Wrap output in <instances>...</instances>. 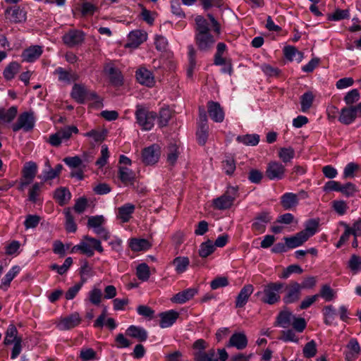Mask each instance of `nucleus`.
I'll list each match as a JSON object with an SVG mask.
<instances>
[{"mask_svg": "<svg viewBox=\"0 0 361 361\" xmlns=\"http://www.w3.org/2000/svg\"><path fill=\"white\" fill-rule=\"evenodd\" d=\"M283 54L285 57L290 61L295 60L300 63L303 59V53L299 51L295 47L290 45L284 47Z\"/></svg>", "mask_w": 361, "mask_h": 361, "instance_id": "38", "label": "nucleus"}, {"mask_svg": "<svg viewBox=\"0 0 361 361\" xmlns=\"http://www.w3.org/2000/svg\"><path fill=\"white\" fill-rule=\"evenodd\" d=\"M105 73L109 75L110 82L115 86L121 85L123 78L121 72L112 66H107L104 68Z\"/></svg>", "mask_w": 361, "mask_h": 361, "instance_id": "35", "label": "nucleus"}, {"mask_svg": "<svg viewBox=\"0 0 361 361\" xmlns=\"http://www.w3.org/2000/svg\"><path fill=\"white\" fill-rule=\"evenodd\" d=\"M54 74L58 75L59 80L61 82L71 83L72 80H75L73 75L61 67H58L55 70Z\"/></svg>", "mask_w": 361, "mask_h": 361, "instance_id": "56", "label": "nucleus"}, {"mask_svg": "<svg viewBox=\"0 0 361 361\" xmlns=\"http://www.w3.org/2000/svg\"><path fill=\"white\" fill-rule=\"evenodd\" d=\"M295 154V150L290 147H282L279 151V157L283 163L286 164L290 162L294 158Z\"/></svg>", "mask_w": 361, "mask_h": 361, "instance_id": "52", "label": "nucleus"}, {"mask_svg": "<svg viewBox=\"0 0 361 361\" xmlns=\"http://www.w3.org/2000/svg\"><path fill=\"white\" fill-rule=\"evenodd\" d=\"M37 166L35 162L27 163L23 170V176L25 179L33 180L37 174Z\"/></svg>", "mask_w": 361, "mask_h": 361, "instance_id": "45", "label": "nucleus"}, {"mask_svg": "<svg viewBox=\"0 0 361 361\" xmlns=\"http://www.w3.org/2000/svg\"><path fill=\"white\" fill-rule=\"evenodd\" d=\"M286 293L283 298L285 304H291L297 302L300 297L301 287L300 284L296 281L290 282L286 286Z\"/></svg>", "mask_w": 361, "mask_h": 361, "instance_id": "12", "label": "nucleus"}, {"mask_svg": "<svg viewBox=\"0 0 361 361\" xmlns=\"http://www.w3.org/2000/svg\"><path fill=\"white\" fill-rule=\"evenodd\" d=\"M106 135L104 130H92L84 134V136L91 137L95 142H102Z\"/></svg>", "mask_w": 361, "mask_h": 361, "instance_id": "64", "label": "nucleus"}, {"mask_svg": "<svg viewBox=\"0 0 361 361\" xmlns=\"http://www.w3.org/2000/svg\"><path fill=\"white\" fill-rule=\"evenodd\" d=\"M272 218L267 212H262L258 214L252 224V229L257 234L263 233L267 228V225L271 221Z\"/></svg>", "mask_w": 361, "mask_h": 361, "instance_id": "14", "label": "nucleus"}, {"mask_svg": "<svg viewBox=\"0 0 361 361\" xmlns=\"http://www.w3.org/2000/svg\"><path fill=\"white\" fill-rule=\"evenodd\" d=\"M237 197L238 188L234 186H229L224 195L214 199L213 205L214 208L219 210L229 209L233 204V202Z\"/></svg>", "mask_w": 361, "mask_h": 361, "instance_id": "6", "label": "nucleus"}, {"mask_svg": "<svg viewBox=\"0 0 361 361\" xmlns=\"http://www.w3.org/2000/svg\"><path fill=\"white\" fill-rule=\"evenodd\" d=\"M18 113V108L12 106L8 109L0 107V121L3 123H11L16 118Z\"/></svg>", "mask_w": 361, "mask_h": 361, "instance_id": "39", "label": "nucleus"}, {"mask_svg": "<svg viewBox=\"0 0 361 361\" xmlns=\"http://www.w3.org/2000/svg\"><path fill=\"white\" fill-rule=\"evenodd\" d=\"M19 338H22V337L18 336L16 326L13 324H9L5 333L4 345H11L13 343L17 342Z\"/></svg>", "mask_w": 361, "mask_h": 361, "instance_id": "37", "label": "nucleus"}, {"mask_svg": "<svg viewBox=\"0 0 361 361\" xmlns=\"http://www.w3.org/2000/svg\"><path fill=\"white\" fill-rule=\"evenodd\" d=\"M135 207L134 204L126 203L118 209L117 216L123 223L128 222L135 212Z\"/></svg>", "mask_w": 361, "mask_h": 361, "instance_id": "33", "label": "nucleus"}, {"mask_svg": "<svg viewBox=\"0 0 361 361\" xmlns=\"http://www.w3.org/2000/svg\"><path fill=\"white\" fill-rule=\"evenodd\" d=\"M102 290L97 288H92L88 293V300L90 303L94 305H99L102 301Z\"/></svg>", "mask_w": 361, "mask_h": 361, "instance_id": "60", "label": "nucleus"}, {"mask_svg": "<svg viewBox=\"0 0 361 361\" xmlns=\"http://www.w3.org/2000/svg\"><path fill=\"white\" fill-rule=\"evenodd\" d=\"M324 322L326 325L332 324L336 316V310L332 305L325 306L322 310Z\"/></svg>", "mask_w": 361, "mask_h": 361, "instance_id": "48", "label": "nucleus"}, {"mask_svg": "<svg viewBox=\"0 0 361 361\" xmlns=\"http://www.w3.org/2000/svg\"><path fill=\"white\" fill-rule=\"evenodd\" d=\"M317 345L314 340L307 343L302 350L303 355L307 358L314 357L317 354Z\"/></svg>", "mask_w": 361, "mask_h": 361, "instance_id": "59", "label": "nucleus"}, {"mask_svg": "<svg viewBox=\"0 0 361 361\" xmlns=\"http://www.w3.org/2000/svg\"><path fill=\"white\" fill-rule=\"evenodd\" d=\"M285 166L278 161H271L266 169V176L270 180H281L285 175Z\"/></svg>", "mask_w": 361, "mask_h": 361, "instance_id": "13", "label": "nucleus"}, {"mask_svg": "<svg viewBox=\"0 0 361 361\" xmlns=\"http://www.w3.org/2000/svg\"><path fill=\"white\" fill-rule=\"evenodd\" d=\"M44 183H35L29 190L28 199L30 202L35 203L39 195Z\"/></svg>", "mask_w": 361, "mask_h": 361, "instance_id": "57", "label": "nucleus"}, {"mask_svg": "<svg viewBox=\"0 0 361 361\" xmlns=\"http://www.w3.org/2000/svg\"><path fill=\"white\" fill-rule=\"evenodd\" d=\"M82 242L86 245L87 249L90 251L88 253H85V255L88 257H92L94 255V251L99 253L104 252V248L99 239L86 235L83 236Z\"/></svg>", "mask_w": 361, "mask_h": 361, "instance_id": "17", "label": "nucleus"}, {"mask_svg": "<svg viewBox=\"0 0 361 361\" xmlns=\"http://www.w3.org/2000/svg\"><path fill=\"white\" fill-rule=\"evenodd\" d=\"M189 66L187 70L188 77H191L196 66V51L192 45L188 47Z\"/></svg>", "mask_w": 361, "mask_h": 361, "instance_id": "49", "label": "nucleus"}, {"mask_svg": "<svg viewBox=\"0 0 361 361\" xmlns=\"http://www.w3.org/2000/svg\"><path fill=\"white\" fill-rule=\"evenodd\" d=\"M71 97L78 103L83 104L86 100H94L100 102L97 94L94 92H89L85 86L75 84L72 88Z\"/></svg>", "mask_w": 361, "mask_h": 361, "instance_id": "10", "label": "nucleus"}, {"mask_svg": "<svg viewBox=\"0 0 361 361\" xmlns=\"http://www.w3.org/2000/svg\"><path fill=\"white\" fill-rule=\"evenodd\" d=\"M118 177L124 185H133L135 180V173L130 169L124 166H118Z\"/></svg>", "mask_w": 361, "mask_h": 361, "instance_id": "23", "label": "nucleus"}, {"mask_svg": "<svg viewBox=\"0 0 361 361\" xmlns=\"http://www.w3.org/2000/svg\"><path fill=\"white\" fill-rule=\"evenodd\" d=\"M280 202L285 210H293L299 204V198L295 193L286 192L281 196Z\"/></svg>", "mask_w": 361, "mask_h": 361, "instance_id": "21", "label": "nucleus"}, {"mask_svg": "<svg viewBox=\"0 0 361 361\" xmlns=\"http://www.w3.org/2000/svg\"><path fill=\"white\" fill-rule=\"evenodd\" d=\"M126 334L139 341H145L148 338L147 331L142 326L130 325L126 331Z\"/></svg>", "mask_w": 361, "mask_h": 361, "instance_id": "31", "label": "nucleus"}, {"mask_svg": "<svg viewBox=\"0 0 361 361\" xmlns=\"http://www.w3.org/2000/svg\"><path fill=\"white\" fill-rule=\"evenodd\" d=\"M236 141L247 146H255L259 142V135L257 134H246L238 135Z\"/></svg>", "mask_w": 361, "mask_h": 361, "instance_id": "40", "label": "nucleus"}, {"mask_svg": "<svg viewBox=\"0 0 361 361\" xmlns=\"http://www.w3.org/2000/svg\"><path fill=\"white\" fill-rule=\"evenodd\" d=\"M137 81L147 87H152L154 84V79L152 73L145 68H140L136 71Z\"/></svg>", "mask_w": 361, "mask_h": 361, "instance_id": "29", "label": "nucleus"}, {"mask_svg": "<svg viewBox=\"0 0 361 361\" xmlns=\"http://www.w3.org/2000/svg\"><path fill=\"white\" fill-rule=\"evenodd\" d=\"M173 264L175 266L176 273L182 274L187 270L190 260L187 257H176L173 260Z\"/></svg>", "mask_w": 361, "mask_h": 361, "instance_id": "41", "label": "nucleus"}, {"mask_svg": "<svg viewBox=\"0 0 361 361\" xmlns=\"http://www.w3.org/2000/svg\"><path fill=\"white\" fill-rule=\"evenodd\" d=\"M20 271V267L18 265L13 266L11 269L6 273L4 277L2 279V284L6 286H9L11 282L13 279L19 274Z\"/></svg>", "mask_w": 361, "mask_h": 361, "instance_id": "58", "label": "nucleus"}, {"mask_svg": "<svg viewBox=\"0 0 361 361\" xmlns=\"http://www.w3.org/2000/svg\"><path fill=\"white\" fill-rule=\"evenodd\" d=\"M81 318L78 312H74L66 317L61 318L57 323L56 327L61 331H66L78 326Z\"/></svg>", "mask_w": 361, "mask_h": 361, "instance_id": "15", "label": "nucleus"}, {"mask_svg": "<svg viewBox=\"0 0 361 361\" xmlns=\"http://www.w3.org/2000/svg\"><path fill=\"white\" fill-rule=\"evenodd\" d=\"M147 40V33L144 31L136 30L131 31L128 37V42L126 45L129 48H137Z\"/></svg>", "mask_w": 361, "mask_h": 361, "instance_id": "19", "label": "nucleus"}, {"mask_svg": "<svg viewBox=\"0 0 361 361\" xmlns=\"http://www.w3.org/2000/svg\"><path fill=\"white\" fill-rule=\"evenodd\" d=\"M160 318L159 326L161 329L171 327L179 317V313L176 310H171L161 312L159 314Z\"/></svg>", "mask_w": 361, "mask_h": 361, "instance_id": "20", "label": "nucleus"}, {"mask_svg": "<svg viewBox=\"0 0 361 361\" xmlns=\"http://www.w3.org/2000/svg\"><path fill=\"white\" fill-rule=\"evenodd\" d=\"M136 276L139 280L147 281L150 276L149 266L146 263L140 264L136 268Z\"/></svg>", "mask_w": 361, "mask_h": 361, "instance_id": "53", "label": "nucleus"}, {"mask_svg": "<svg viewBox=\"0 0 361 361\" xmlns=\"http://www.w3.org/2000/svg\"><path fill=\"white\" fill-rule=\"evenodd\" d=\"M350 18V12L348 9H339L337 8L332 13L328 15V20L333 21H338L343 19H348Z\"/></svg>", "mask_w": 361, "mask_h": 361, "instance_id": "55", "label": "nucleus"}, {"mask_svg": "<svg viewBox=\"0 0 361 361\" xmlns=\"http://www.w3.org/2000/svg\"><path fill=\"white\" fill-rule=\"evenodd\" d=\"M84 32L77 29H72L66 32L62 37L63 42L69 47H74L82 44L85 40Z\"/></svg>", "mask_w": 361, "mask_h": 361, "instance_id": "11", "label": "nucleus"}, {"mask_svg": "<svg viewBox=\"0 0 361 361\" xmlns=\"http://www.w3.org/2000/svg\"><path fill=\"white\" fill-rule=\"evenodd\" d=\"M285 286V283L280 281L270 282L264 286L262 290L257 292L255 295L260 297L262 302L274 305L280 301V292Z\"/></svg>", "mask_w": 361, "mask_h": 361, "instance_id": "3", "label": "nucleus"}, {"mask_svg": "<svg viewBox=\"0 0 361 361\" xmlns=\"http://www.w3.org/2000/svg\"><path fill=\"white\" fill-rule=\"evenodd\" d=\"M194 359L195 361H219V359L215 358L214 350H210L207 353L197 351L194 354Z\"/></svg>", "mask_w": 361, "mask_h": 361, "instance_id": "46", "label": "nucleus"}, {"mask_svg": "<svg viewBox=\"0 0 361 361\" xmlns=\"http://www.w3.org/2000/svg\"><path fill=\"white\" fill-rule=\"evenodd\" d=\"M215 250V247L212 240H208L201 243L199 249V255L201 257L205 258L212 254Z\"/></svg>", "mask_w": 361, "mask_h": 361, "instance_id": "47", "label": "nucleus"}, {"mask_svg": "<svg viewBox=\"0 0 361 361\" xmlns=\"http://www.w3.org/2000/svg\"><path fill=\"white\" fill-rule=\"evenodd\" d=\"M295 332L297 331L294 330L293 328L283 331L281 339L284 342H293L298 343L299 342V338L296 336Z\"/></svg>", "mask_w": 361, "mask_h": 361, "instance_id": "62", "label": "nucleus"}, {"mask_svg": "<svg viewBox=\"0 0 361 361\" xmlns=\"http://www.w3.org/2000/svg\"><path fill=\"white\" fill-rule=\"evenodd\" d=\"M314 96L313 93L310 91H307L305 92L300 97V105L301 110L302 112H306L308 111L312 105L314 101Z\"/></svg>", "mask_w": 361, "mask_h": 361, "instance_id": "44", "label": "nucleus"}, {"mask_svg": "<svg viewBox=\"0 0 361 361\" xmlns=\"http://www.w3.org/2000/svg\"><path fill=\"white\" fill-rule=\"evenodd\" d=\"M195 42L198 49L203 52L209 51L214 47L216 39L212 35L209 25L207 20L197 16L195 19Z\"/></svg>", "mask_w": 361, "mask_h": 361, "instance_id": "1", "label": "nucleus"}, {"mask_svg": "<svg viewBox=\"0 0 361 361\" xmlns=\"http://www.w3.org/2000/svg\"><path fill=\"white\" fill-rule=\"evenodd\" d=\"M159 157V151L156 145L145 148L142 153V161L147 165L155 164L158 161Z\"/></svg>", "mask_w": 361, "mask_h": 361, "instance_id": "22", "label": "nucleus"}, {"mask_svg": "<svg viewBox=\"0 0 361 361\" xmlns=\"http://www.w3.org/2000/svg\"><path fill=\"white\" fill-rule=\"evenodd\" d=\"M106 219L103 215L91 216L88 217L87 226L92 228L94 233L99 236L102 240H108L110 237L109 231L104 227Z\"/></svg>", "mask_w": 361, "mask_h": 361, "instance_id": "7", "label": "nucleus"}, {"mask_svg": "<svg viewBox=\"0 0 361 361\" xmlns=\"http://www.w3.org/2000/svg\"><path fill=\"white\" fill-rule=\"evenodd\" d=\"M43 52L42 47L39 45L30 46L25 49L22 54L21 57L24 61L32 63L38 59Z\"/></svg>", "mask_w": 361, "mask_h": 361, "instance_id": "24", "label": "nucleus"}, {"mask_svg": "<svg viewBox=\"0 0 361 361\" xmlns=\"http://www.w3.org/2000/svg\"><path fill=\"white\" fill-rule=\"evenodd\" d=\"M54 198L60 206H63L71 200V193L66 188L61 187L54 191Z\"/></svg>", "mask_w": 361, "mask_h": 361, "instance_id": "34", "label": "nucleus"}, {"mask_svg": "<svg viewBox=\"0 0 361 361\" xmlns=\"http://www.w3.org/2000/svg\"><path fill=\"white\" fill-rule=\"evenodd\" d=\"M197 292L198 290L195 288H187L174 295L171 300L174 303L183 304L192 299Z\"/></svg>", "mask_w": 361, "mask_h": 361, "instance_id": "27", "label": "nucleus"}, {"mask_svg": "<svg viewBox=\"0 0 361 361\" xmlns=\"http://www.w3.org/2000/svg\"><path fill=\"white\" fill-rule=\"evenodd\" d=\"M171 114L169 109H161L159 111L158 118V124L159 127L166 126L171 119Z\"/></svg>", "mask_w": 361, "mask_h": 361, "instance_id": "61", "label": "nucleus"}, {"mask_svg": "<svg viewBox=\"0 0 361 361\" xmlns=\"http://www.w3.org/2000/svg\"><path fill=\"white\" fill-rule=\"evenodd\" d=\"M151 246L150 243L144 238H132L129 243V247L134 252L146 251Z\"/></svg>", "mask_w": 361, "mask_h": 361, "instance_id": "36", "label": "nucleus"}, {"mask_svg": "<svg viewBox=\"0 0 361 361\" xmlns=\"http://www.w3.org/2000/svg\"><path fill=\"white\" fill-rule=\"evenodd\" d=\"M20 69V65L16 61L11 62L8 64V66L5 68L3 75L6 80H11L14 78L15 75L17 74Z\"/></svg>", "mask_w": 361, "mask_h": 361, "instance_id": "43", "label": "nucleus"}, {"mask_svg": "<svg viewBox=\"0 0 361 361\" xmlns=\"http://www.w3.org/2000/svg\"><path fill=\"white\" fill-rule=\"evenodd\" d=\"M44 165L45 169L42 171V174L39 176V178L44 182H47L48 180L56 178L60 175L63 169V166L61 164H57L54 169H52L49 160L45 161Z\"/></svg>", "mask_w": 361, "mask_h": 361, "instance_id": "18", "label": "nucleus"}, {"mask_svg": "<svg viewBox=\"0 0 361 361\" xmlns=\"http://www.w3.org/2000/svg\"><path fill=\"white\" fill-rule=\"evenodd\" d=\"M319 297L322 298L325 301L330 302L336 298L335 291L328 284L323 285L321 287Z\"/></svg>", "mask_w": 361, "mask_h": 361, "instance_id": "54", "label": "nucleus"}, {"mask_svg": "<svg viewBox=\"0 0 361 361\" xmlns=\"http://www.w3.org/2000/svg\"><path fill=\"white\" fill-rule=\"evenodd\" d=\"M5 14L6 18L13 23H20L26 19L25 13L18 6L8 8Z\"/></svg>", "mask_w": 361, "mask_h": 361, "instance_id": "30", "label": "nucleus"}, {"mask_svg": "<svg viewBox=\"0 0 361 361\" xmlns=\"http://www.w3.org/2000/svg\"><path fill=\"white\" fill-rule=\"evenodd\" d=\"M346 348L348 351L345 353V359L348 361L357 359L360 353V346L357 339L351 338Z\"/></svg>", "mask_w": 361, "mask_h": 361, "instance_id": "32", "label": "nucleus"}, {"mask_svg": "<svg viewBox=\"0 0 361 361\" xmlns=\"http://www.w3.org/2000/svg\"><path fill=\"white\" fill-rule=\"evenodd\" d=\"M348 268L353 274L361 271V257L357 255H352L348 262Z\"/></svg>", "mask_w": 361, "mask_h": 361, "instance_id": "50", "label": "nucleus"}, {"mask_svg": "<svg viewBox=\"0 0 361 361\" xmlns=\"http://www.w3.org/2000/svg\"><path fill=\"white\" fill-rule=\"evenodd\" d=\"M207 116L203 107L199 108V122L197 130V140L200 145H204L207 141L209 136V126L207 124Z\"/></svg>", "mask_w": 361, "mask_h": 361, "instance_id": "9", "label": "nucleus"}, {"mask_svg": "<svg viewBox=\"0 0 361 361\" xmlns=\"http://www.w3.org/2000/svg\"><path fill=\"white\" fill-rule=\"evenodd\" d=\"M73 133H78V129L76 126H65L59 129L55 133L51 134L48 142L53 147H59L63 141L68 140Z\"/></svg>", "mask_w": 361, "mask_h": 361, "instance_id": "8", "label": "nucleus"}, {"mask_svg": "<svg viewBox=\"0 0 361 361\" xmlns=\"http://www.w3.org/2000/svg\"><path fill=\"white\" fill-rule=\"evenodd\" d=\"M319 226V219H310L305 222V228L302 231L310 238L317 232Z\"/></svg>", "mask_w": 361, "mask_h": 361, "instance_id": "42", "label": "nucleus"}, {"mask_svg": "<svg viewBox=\"0 0 361 361\" xmlns=\"http://www.w3.org/2000/svg\"><path fill=\"white\" fill-rule=\"evenodd\" d=\"M36 117L35 112L32 110L21 113L17 119V121L11 126L13 132H18L23 130L24 132H30L35 128Z\"/></svg>", "mask_w": 361, "mask_h": 361, "instance_id": "5", "label": "nucleus"}, {"mask_svg": "<svg viewBox=\"0 0 361 361\" xmlns=\"http://www.w3.org/2000/svg\"><path fill=\"white\" fill-rule=\"evenodd\" d=\"M247 338L244 332H236L231 336L227 346L243 350L247 347Z\"/></svg>", "mask_w": 361, "mask_h": 361, "instance_id": "25", "label": "nucleus"}, {"mask_svg": "<svg viewBox=\"0 0 361 361\" xmlns=\"http://www.w3.org/2000/svg\"><path fill=\"white\" fill-rule=\"evenodd\" d=\"M157 117L156 112L149 111L141 105L136 106L135 118L142 130H150L154 127Z\"/></svg>", "mask_w": 361, "mask_h": 361, "instance_id": "4", "label": "nucleus"}, {"mask_svg": "<svg viewBox=\"0 0 361 361\" xmlns=\"http://www.w3.org/2000/svg\"><path fill=\"white\" fill-rule=\"evenodd\" d=\"M40 221V217L38 215L29 214L26 216L24 221L25 229L36 228Z\"/></svg>", "mask_w": 361, "mask_h": 361, "instance_id": "63", "label": "nucleus"}, {"mask_svg": "<svg viewBox=\"0 0 361 361\" xmlns=\"http://www.w3.org/2000/svg\"><path fill=\"white\" fill-rule=\"evenodd\" d=\"M357 117V111L354 106L343 108L338 118V121L345 125H349L354 122Z\"/></svg>", "mask_w": 361, "mask_h": 361, "instance_id": "28", "label": "nucleus"}, {"mask_svg": "<svg viewBox=\"0 0 361 361\" xmlns=\"http://www.w3.org/2000/svg\"><path fill=\"white\" fill-rule=\"evenodd\" d=\"M276 325L283 329L292 326L298 333H302L307 327V322L303 317H296L286 309L281 311L277 315Z\"/></svg>", "mask_w": 361, "mask_h": 361, "instance_id": "2", "label": "nucleus"}, {"mask_svg": "<svg viewBox=\"0 0 361 361\" xmlns=\"http://www.w3.org/2000/svg\"><path fill=\"white\" fill-rule=\"evenodd\" d=\"M207 106V112L212 121L216 123H221L224 121L225 113L219 102L209 101Z\"/></svg>", "mask_w": 361, "mask_h": 361, "instance_id": "16", "label": "nucleus"}, {"mask_svg": "<svg viewBox=\"0 0 361 361\" xmlns=\"http://www.w3.org/2000/svg\"><path fill=\"white\" fill-rule=\"evenodd\" d=\"M254 291V287L251 284L245 285L240 290L235 299V307H243L248 301L250 296Z\"/></svg>", "mask_w": 361, "mask_h": 361, "instance_id": "26", "label": "nucleus"}, {"mask_svg": "<svg viewBox=\"0 0 361 361\" xmlns=\"http://www.w3.org/2000/svg\"><path fill=\"white\" fill-rule=\"evenodd\" d=\"M64 214L66 219L65 226L66 231L69 233H75L77 230V225L75 223L74 217L71 214L69 208L64 209Z\"/></svg>", "mask_w": 361, "mask_h": 361, "instance_id": "51", "label": "nucleus"}]
</instances>
